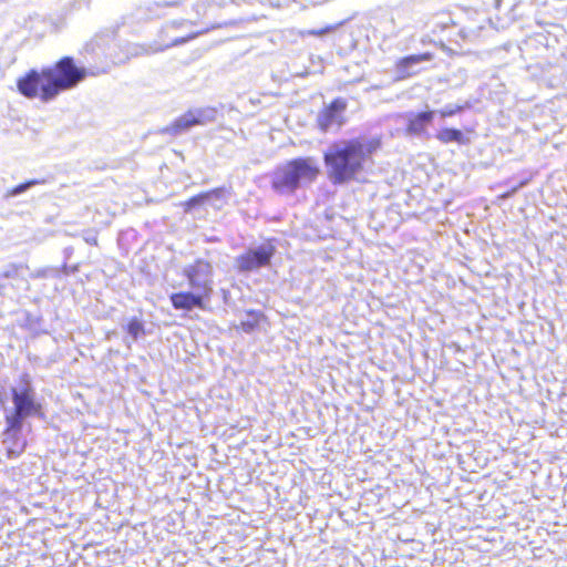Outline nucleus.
I'll use <instances>...</instances> for the list:
<instances>
[{"label":"nucleus","instance_id":"8","mask_svg":"<svg viewBox=\"0 0 567 567\" xmlns=\"http://www.w3.org/2000/svg\"><path fill=\"white\" fill-rule=\"evenodd\" d=\"M183 275L193 289L203 291V285L205 284L213 287V266L206 259H195L190 265L184 268Z\"/></svg>","mask_w":567,"mask_h":567},{"label":"nucleus","instance_id":"17","mask_svg":"<svg viewBox=\"0 0 567 567\" xmlns=\"http://www.w3.org/2000/svg\"><path fill=\"white\" fill-rule=\"evenodd\" d=\"M229 192L225 187H216L206 192H203L205 200H223Z\"/></svg>","mask_w":567,"mask_h":567},{"label":"nucleus","instance_id":"2","mask_svg":"<svg viewBox=\"0 0 567 567\" xmlns=\"http://www.w3.org/2000/svg\"><path fill=\"white\" fill-rule=\"evenodd\" d=\"M380 146L379 138L364 141L354 137L333 143L323 154L328 178L333 185L354 181Z\"/></svg>","mask_w":567,"mask_h":567},{"label":"nucleus","instance_id":"13","mask_svg":"<svg viewBox=\"0 0 567 567\" xmlns=\"http://www.w3.org/2000/svg\"><path fill=\"white\" fill-rule=\"evenodd\" d=\"M435 137L443 144H449L452 142L458 143V144H465L467 143V138L463 135V133L453 127H446L440 130Z\"/></svg>","mask_w":567,"mask_h":567},{"label":"nucleus","instance_id":"15","mask_svg":"<svg viewBox=\"0 0 567 567\" xmlns=\"http://www.w3.org/2000/svg\"><path fill=\"white\" fill-rule=\"evenodd\" d=\"M126 332L134 340L145 334L143 322L138 318H131L125 327Z\"/></svg>","mask_w":567,"mask_h":567},{"label":"nucleus","instance_id":"10","mask_svg":"<svg viewBox=\"0 0 567 567\" xmlns=\"http://www.w3.org/2000/svg\"><path fill=\"white\" fill-rule=\"evenodd\" d=\"M433 58L434 54L432 52H423L398 59L394 64L396 80L401 81L419 74L421 70L417 69V64L431 61Z\"/></svg>","mask_w":567,"mask_h":567},{"label":"nucleus","instance_id":"14","mask_svg":"<svg viewBox=\"0 0 567 567\" xmlns=\"http://www.w3.org/2000/svg\"><path fill=\"white\" fill-rule=\"evenodd\" d=\"M248 319L243 320L239 323V329L244 332H251L257 329L260 324L261 319L264 318V313L261 311L248 310L247 312Z\"/></svg>","mask_w":567,"mask_h":567},{"label":"nucleus","instance_id":"12","mask_svg":"<svg viewBox=\"0 0 567 567\" xmlns=\"http://www.w3.org/2000/svg\"><path fill=\"white\" fill-rule=\"evenodd\" d=\"M434 118V111H423L413 113L408 117L405 132L409 135H425L427 125Z\"/></svg>","mask_w":567,"mask_h":567},{"label":"nucleus","instance_id":"21","mask_svg":"<svg viewBox=\"0 0 567 567\" xmlns=\"http://www.w3.org/2000/svg\"><path fill=\"white\" fill-rule=\"evenodd\" d=\"M463 110V106L455 105V106H446L439 111V115L443 118L451 117L457 113H460Z\"/></svg>","mask_w":567,"mask_h":567},{"label":"nucleus","instance_id":"18","mask_svg":"<svg viewBox=\"0 0 567 567\" xmlns=\"http://www.w3.org/2000/svg\"><path fill=\"white\" fill-rule=\"evenodd\" d=\"M336 29H337V25L328 24L320 29H311V30L301 31L300 35L301 37H322L324 34H328V33L334 31Z\"/></svg>","mask_w":567,"mask_h":567},{"label":"nucleus","instance_id":"5","mask_svg":"<svg viewBox=\"0 0 567 567\" xmlns=\"http://www.w3.org/2000/svg\"><path fill=\"white\" fill-rule=\"evenodd\" d=\"M276 254L272 240H267L258 247L249 248L236 258V267L241 272H249L270 266Z\"/></svg>","mask_w":567,"mask_h":567},{"label":"nucleus","instance_id":"4","mask_svg":"<svg viewBox=\"0 0 567 567\" xmlns=\"http://www.w3.org/2000/svg\"><path fill=\"white\" fill-rule=\"evenodd\" d=\"M13 409L7 414L4 421L23 424L24 419L31 416L43 417V406L37 401L35 392L29 379H25L20 386L11 389Z\"/></svg>","mask_w":567,"mask_h":567},{"label":"nucleus","instance_id":"16","mask_svg":"<svg viewBox=\"0 0 567 567\" xmlns=\"http://www.w3.org/2000/svg\"><path fill=\"white\" fill-rule=\"evenodd\" d=\"M207 202L205 200L203 192L188 198L185 200L182 206L186 213L192 212L195 207L205 205Z\"/></svg>","mask_w":567,"mask_h":567},{"label":"nucleus","instance_id":"20","mask_svg":"<svg viewBox=\"0 0 567 567\" xmlns=\"http://www.w3.org/2000/svg\"><path fill=\"white\" fill-rule=\"evenodd\" d=\"M40 184V182L38 179H30V181H27L22 184H19L12 188H10L7 193L8 196H16L18 194H21L23 193L24 190H27L28 188H30L31 186H34V185H38Z\"/></svg>","mask_w":567,"mask_h":567},{"label":"nucleus","instance_id":"9","mask_svg":"<svg viewBox=\"0 0 567 567\" xmlns=\"http://www.w3.org/2000/svg\"><path fill=\"white\" fill-rule=\"evenodd\" d=\"M23 424L6 421L3 430V444L7 458H17L23 454L28 446L27 439L21 434Z\"/></svg>","mask_w":567,"mask_h":567},{"label":"nucleus","instance_id":"19","mask_svg":"<svg viewBox=\"0 0 567 567\" xmlns=\"http://www.w3.org/2000/svg\"><path fill=\"white\" fill-rule=\"evenodd\" d=\"M202 32H192L185 37H181V38H175L173 39L172 41H169L168 43L162 45L158 50H165V49H168V48H172V47H175V45H181V44H184L193 39H195L197 35H199Z\"/></svg>","mask_w":567,"mask_h":567},{"label":"nucleus","instance_id":"11","mask_svg":"<svg viewBox=\"0 0 567 567\" xmlns=\"http://www.w3.org/2000/svg\"><path fill=\"white\" fill-rule=\"evenodd\" d=\"M204 123L205 117L202 111H187L169 123L164 132L169 135H178L193 126L203 125Z\"/></svg>","mask_w":567,"mask_h":567},{"label":"nucleus","instance_id":"6","mask_svg":"<svg viewBox=\"0 0 567 567\" xmlns=\"http://www.w3.org/2000/svg\"><path fill=\"white\" fill-rule=\"evenodd\" d=\"M348 102L343 97H336L329 104L324 105L316 117V125L321 132H327L331 127H341L346 124V111Z\"/></svg>","mask_w":567,"mask_h":567},{"label":"nucleus","instance_id":"3","mask_svg":"<svg viewBox=\"0 0 567 567\" xmlns=\"http://www.w3.org/2000/svg\"><path fill=\"white\" fill-rule=\"evenodd\" d=\"M321 171L312 157H296L278 166L271 176V188L277 194H292L301 184H311Z\"/></svg>","mask_w":567,"mask_h":567},{"label":"nucleus","instance_id":"22","mask_svg":"<svg viewBox=\"0 0 567 567\" xmlns=\"http://www.w3.org/2000/svg\"><path fill=\"white\" fill-rule=\"evenodd\" d=\"M85 240H86L87 244H90L92 246H97V238L96 237L86 238Z\"/></svg>","mask_w":567,"mask_h":567},{"label":"nucleus","instance_id":"1","mask_svg":"<svg viewBox=\"0 0 567 567\" xmlns=\"http://www.w3.org/2000/svg\"><path fill=\"white\" fill-rule=\"evenodd\" d=\"M86 76V69L79 66L74 58L65 55L53 65L27 71L17 79V89L27 99L50 102L61 92L76 87Z\"/></svg>","mask_w":567,"mask_h":567},{"label":"nucleus","instance_id":"7","mask_svg":"<svg viewBox=\"0 0 567 567\" xmlns=\"http://www.w3.org/2000/svg\"><path fill=\"white\" fill-rule=\"evenodd\" d=\"M214 293V287H209L207 284L203 285V291H178L169 296L172 307L175 310L190 311L194 308L206 310L207 303L212 299Z\"/></svg>","mask_w":567,"mask_h":567}]
</instances>
